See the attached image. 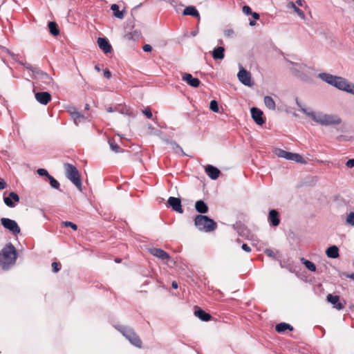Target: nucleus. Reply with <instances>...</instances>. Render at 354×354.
I'll use <instances>...</instances> for the list:
<instances>
[{
  "instance_id": "f257e3e1",
  "label": "nucleus",
  "mask_w": 354,
  "mask_h": 354,
  "mask_svg": "<svg viewBox=\"0 0 354 354\" xmlns=\"http://www.w3.org/2000/svg\"><path fill=\"white\" fill-rule=\"evenodd\" d=\"M17 259L16 248L9 243L0 252V266L4 270H9L13 266Z\"/></svg>"
},
{
  "instance_id": "f03ea898",
  "label": "nucleus",
  "mask_w": 354,
  "mask_h": 354,
  "mask_svg": "<svg viewBox=\"0 0 354 354\" xmlns=\"http://www.w3.org/2000/svg\"><path fill=\"white\" fill-rule=\"evenodd\" d=\"M194 224L199 230L205 232H212L217 227L216 223L213 219L201 214L195 217Z\"/></svg>"
},
{
  "instance_id": "7ed1b4c3",
  "label": "nucleus",
  "mask_w": 354,
  "mask_h": 354,
  "mask_svg": "<svg viewBox=\"0 0 354 354\" xmlns=\"http://www.w3.org/2000/svg\"><path fill=\"white\" fill-rule=\"evenodd\" d=\"M116 329L119 330L133 345L138 348L142 347V341L138 335L135 333L133 328L125 326H115Z\"/></svg>"
},
{
  "instance_id": "20e7f679",
  "label": "nucleus",
  "mask_w": 354,
  "mask_h": 354,
  "mask_svg": "<svg viewBox=\"0 0 354 354\" xmlns=\"http://www.w3.org/2000/svg\"><path fill=\"white\" fill-rule=\"evenodd\" d=\"M66 176L80 190L82 191V181L77 169L70 163H65Z\"/></svg>"
},
{
  "instance_id": "39448f33",
  "label": "nucleus",
  "mask_w": 354,
  "mask_h": 354,
  "mask_svg": "<svg viewBox=\"0 0 354 354\" xmlns=\"http://www.w3.org/2000/svg\"><path fill=\"white\" fill-rule=\"evenodd\" d=\"M33 78L36 80V84L42 89H45L47 86H51L53 84V79L48 74L40 69Z\"/></svg>"
},
{
  "instance_id": "423d86ee",
  "label": "nucleus",
  "mask_w": 354,
  "mask_h": 354,
  "mask_svg": "<svg viewBox=\"0 0 354 354\" xmlns=\"http://www.w3.org/2000/svg\"><path fill=\"white\" fill-rule=\"evenodd\" d=\"M274 153L279 158L293 160L299 163H306V160L299 153L288 152L281 149H276L274 150Z\"/></svg>"
},
{
  "instance_id": "0eeeda50",
  "label": "nucleus",
  "mask_w": 354,
  "mask_h": 354,
  "mask_svg": "<svg viewBox=\"0 0 354 354\" xmlns=\"http://www.w3.org/2000/svg\"><path fill=\"white\" fill-rule=\"evenodd\" d=\"M237 77L245 86H251L253 85L251 73L241 66H240L239 71L237 74Z\"/></svg>"
},
{
  "instance_id": "6e6552de",
  "label": "nucleus",
  "mask_w": 354,
  "mask_h": 354,
  "mask_svg": "<svg viewBox=\"0 0 354 354\" xmlns=\"http://www.w3.org/2000/svg\"><path fill=\"white\" fill-rule=\"evenodd\" d=\"M1 223L6 229L12 232L13 234H17L20 232V228L15 221L7 218H2Z\"/></svg>"
},
{
  "instance_id": "1a4fd4ad",
  "label": "nucleus",
  "mask_w": 354,
  "mask_h": 354,
  "mask_svg": "<svg viewBox=\"0 0 354 354\" xmlns=\"http://www.w3.org/2000/svg\"><path fill=\"white\" fill-rule=\"evenodd\" d=\"M167 204L172 209L178 213L183 214V209L182 208L181 201L179 198L171 196L167 201Z\"/></svg>"
},
{
  "instance_id": "9d476101",
  "label": "nucleus",
  "mask_w": 354,
  "mask_h": 354,
  "mask_svg": "<svg viewBox=\"0 0 354 354\" xmlns=\"http://www.w3.org/2000/svg\"><path fill=\"white\" fill-rule=\"evenodd\" d=\"M251 115L254 121L258 125H262L264 124L265 120L263 118V112L259 109L252 107L250 110Z\"/></svg>"
},
{
  "instance_id": "9b49d317",
  "label": "nucleus",
  "mask_w": 354,
  "mask_h": 354,
  "mask_svg": "<svg viewBox=\"0 0 354 354\" xmlns=\"http://www.w3.org/2000/svg\"><path fill=\"white\" fill-rule=\"evenodd\" d=\"M342 122L341 118L336 115H328L326 114L323 120L322 125H336L339 124Z\"/></svg>"
},
{
  "instance_id": "f8f14e48",
  "label": "nucleus",
  "mask_w": 354,
  "mask_h": 354,
  "mask_svg": "<svg viewBox=\"0 0 354 354\" xmlns=\"http://www.w3.org/2000/svg\"><path fill=\"white\" fill-rule=\"evenodd\" d=\"M3 201L5 204L9 207H15V202L19 201V196L15 192H10L8 196L3 197Z\"/></svg>"
},
{
  "instance_id": "ddd939ff",
  "label": "nucleus",
  "mask_w": 354,
  "mask_h": 354,
  "mask_svg": "<svg viewBox=\"0 0 354 354\" xmlns=\"http://www.w3.org/2000/svg\"><path fill=\"white\" fill-rule=\"evenodd\" d=\"M288 62L292 65V67L290 68L292 74L297 77H301L306 66L304 64L295 63L291 61H288Z\"/></svg>"
},
{
  "instance_id": "4468645a",
  "label": "nucleus",
  "mask_w": 354,
  "mask_h": 354,
  "mask_svg": "<svg viewBox=\"0 0 354 354\" xmlns=\"http://www.w3.org/2000/svg\"><path fill=\"white\" fill-rule=\"evenodd\" d=\"M333 86L338 88L339 90L346 91L347 88L349 86V82L342 77L337 76Z\"/></svg>"
},
{
  "instance_id": "2eb2a0df",
  "label": "nucleus",
  "mask_w": 354,
  "mask_h": 354,
  "mask_svg": "<svg viewBox=\"0 0 354 354\" xmlns=\"http://www.w3.org/2000/svg\"><path fill=\"white\" fill-rule=\"evenodd\" d=\"M36 100L41 104L46 105L51 100L48 92H38L35 93Z\"/></svg>"
},
{
  "instance_id": "dca6fc26",
  "label": "nucleus",
  "mask_w": 354,
  "mask_h": 354,
  "mask_svg": "<svg viewBox=\"0 0 354 354\" xmlns=\"http://www.w3.org/2000/svg\"><path fill=\"white\" fill-rule=\"evenodd\" d=\"M149 252L154 257H156L157 258L162 260L169 259L170 257L169 254L167 252L160 248H151L149 249Z\"/></svg>"
},
{
  "instance_id": "f3484780",
  "label": "nucleus",
  "mask_w": 354,
  "mask_h": 354,
  "mask_svg": "<svg viewBox=\"0 0 354 354\" xmlns=\"http://www.w3.org/2000/svg\"><path fill=\"white\" fill-rule=\"evenodd\" d=\"M327 301L332 304L337 310H342L344 308V304L339 302V297L338 295H333L332 294H328L326 297Z\"/></svg>"
},
{
  "instance_id": "a211bd4d",
  "label": "nucleus",
  "mask_w": 354,
  "mask_h": 354,
  "mask_svg": "<svg viewBox=\"0 0 354 354\" xmlns=\"http://www.w3.org/2000/svg\"><path fill=\"white\" fill-rule=\"evenodd\" d=\"M205 170L207 175L212 180L217 179L221 173L218 169L210 165H207Z\"/></svg>"
},
{
  "instance_id": "6ab92c4d",
  "label": "nucleus",
  "mask_w": 354,
  "mask_h": 354,
  "mask_svg": "<svg viewBox=\"0 0 354 354\" xmlns=\"http://www.w3.org/2000/svg\"><path fill=\"white\" fill-rule=\"evenodd\" d=\"M97 44L100 49H102L104 53H109L112 50L111 44L109 43L108 40L104 37H99L97 39Z\"/></svg>"
},
{
  "instance_id": "aec40b11",
  "label": "nucleus",
  "mask_w": 354,
  "mask_h": 354,
  "mask_svg": "<svg viewBox=\"0 0 354 354\" xmlns=\"http://www.w3.org/2000/svg\"><path fill=\"white\" fill-rule=\"evenodd\" d=\"M183 80L186 82L189 85L193 87H198L200 85V80L194 77L191 74L189 73H185L183 76Z\"/></svg>"
},
{
  "instance_id": "412c9836",
  "label": "nucleus",
  "mask_w": 354,
  "mask_h": 354,
  "mask_svg": "<svg viewBox=\"0 0 354 354\" xmlns=\"http://www.w3.org/2000/svg\"><path fill=\"white\" fill-rule=\"evenodd\" d=\"M318 77L324 82L333 86V84L337 77V76L333 75L326 73H322L318 75Z\"/></svg>"
},
{
  "instance_id": "4be33fe9",
  "label": "nucleus",
  "mask_w": 354,
  "mask_h": 354,
  "mask_svg": "<svg viewBox=\"0 0 354 354\" xmlns=\"http://www.w3.org/2000/svg\"><path fill=\"white\" fill-rule=\"evenodd\" d=\"M196 317H198L201 320L204 322L209 321L212 318L210 314L206 313L205 310L200 308H197L194 311Z\"/></svg>"
},
{
  "instance_id": "5701e85b",
  "label": "nucleus",
  "mask_w": 354,
  "mask_h": 354,
  "mask_svg": "<svg viewBox=\"0 0 354 354\" xmlns=\"http://www.w3.org/2000/svg\"><path fill=\"white\" fill-rule=\"evenodd\" d=\"M268 218L273 226L276 227L279 225L280 220L279 218V213L277 210L271 209L269 212Z\"/></svg>"
},
{
  "instance_id": "b1692460",
  "label": "nucleus",
  "mask_w": 354,
  "mask_h": 354,
  "mask_svg": "<svg viewBox=\"0 0 354 354\" xmlns=\"http://www.w3.org/2000/svg\"><path fill=\"white\" fill-rule=\"evenodd\" d=\"M184 15H189L198 18L200 20V15L196 8L193 6L186 7L183 10Z\"/></svg>"
},
{
  "instance_id": "393cba45",
  "label": "nucleus",
  "mask_w": 354,
  "mask_h": 354,
  "mask_svg": "<svg viewBox=\"0 0 354 354\" xmlns=\"http://www.w3.org/2000/svg\"><path fill=\"white\" fill-rule=\"evenodd\" d=\"M196 210L201 214H205L208 212V206L202 200L197 201L195 203Z\"/></svg>"
},
{
  "instance_id": "a878e982",
  "label": "nucleus",
  "mask_w": 354,
  "mask_h": 354,
  "mask_svg": "<svg viewBox=\"0 0 354 354\" xmlns=\"http://www.w3.org/2000/svg\"><path fill=\"white\" fill-rule=\"evenodd\" d=\"M326 254L328 257L336 259L339 257V248L336 245H332L327 248Z\"/></svg>"
},
{
  "instance_id": "bb28decb",
  "label": "nucleus",
  "mask_w": 354,
  "mask_h": 354,
  "mask_svg": "<svg viewBox=\"0 0 354 354\" xmlns=\"http://www.w3.org/2000/svg\"><path fill=\"white\" fill-rule=\"evenodd\" d=\"M225 48L223 46H218L212 51V57L214 59H222L225 57Z\"/></svg>"
},
{
  "instance_id": "cd10ccee",
  "label": "nucleus",
  "mask_w": 354,
  "mask_h": 354,
  "mask_svg": "<svg viewBox=\"0 0 354 354\" xmlns=\"http://www.w3.org/2000/svg\"><path fill=\"white\" fill-rule=\"evenodd\" d=\"M286 7L287 8H289V9H293V10L295 11V12H296L297 14V15L302 19H306V16L304 13V12L300 10L298 7H297V6L295 5V3L292 1H288L287 5H286Z\"/></svg>"
},
{
  "instance_id": "c85d7f7f",
  "label": "nucleus",
  "mask_w": 354,
  "mask_h": 354,
  "mask_svg": "<svg viewBox=\"0 0 354 354\" xmlns=\"http://www.w3.org/2000/svg\"><path fill=\"white\" fill-rule=\"evenodd\" d=\"M275 329L279 333H283L286 330H293V327L289 324L281 322L276 325Z\"/></svg>"
},
{
  "instance_id": "c756f323",
  "label": "nucleus",
  "mask_w": 354,
  "mask_h": 354,
  "mask_svg": "<svg viewBox=\"0 0 354 354\" xmlns=\"http://www.w3.org/2000/svg\"><path fill=\"white\" fill-rule=\"evenodd\" d=\"M71 115L76 125H78L79 123L82 122L86 119L84 115L76 111H71Z\"/></svg>"
},
{
  "instance_id": "7c9ffc66",
  "label": "nucleus",
  "mask_w": 354,
  "mask_h": 354,
  "mask_svg": "<svg viewBox=\"0 0 354 354\" xmlns=\"http://www.w3.org/2000/svg\"><path fill=\"white\" fill-rule=\"evenodd\" d=\"M263 101H264V104H265L266 106L268 109H269L270 110H272V111L275 110L276 104L272 97L268 96V95L265 96Z\"/></svg>"
},
{
  "instance_id": "2f4dec72",
  "label": "nucleus",
  "mask_w": 354,
  "mask_h": 354,
  "mask_svg": "<svg viewBox=\"0 0 354 354\" xmlns=\"http://www.w3.org/2000/svg\"><path fill=\"white\" fill-rule=\"evenodd\" d=\"M48 28L51 35L57 36L59 34V30L57 27V24L55 21H50L48 23Z\"/></svg>"
},
{
  "instance_id": "473e14b6",
  "label": "nucleus",
  "mask_w": 354,
  "mask_h": 354,
  "mask_svg": "<svg viewBox=\"0 0 354 354\" xmlns=\"http://www.w3.org/2000/svg\"><path fill=\"white\" fill-rule=\"evenodd\" d=\"M301 262L306 266L307 269H308L311 272H315L316 271V266L315 263L311 262L309 260H307L304 258H301L300 259Z\"/></svg>"
},
{
  "instance_id": "72a5a7b5",
  "label": "nucleus",
  "mask_w": 354,
  "mask_h": 354,
  "mask_svg": "<svg viewBox=\"0 0 354 354\" xmlns=\"http://www.w3.org/2000/svg\"><path fill=\"white\" fill-rule=\"evenodd\" d=\"M111 10L113 12V15L118 19L124 18L123 11H120L119 6L117 4H113L111 6Z\"/></svg>"
},
{
  "instance_id": "f704fd0d",
  "label": "nucleus",
  "mask_w": 354,
  "mask_h": 354,
  "mask_svg": "<svg viewBox=\"0 0 354 354\" xmlns=\"http://www.w3.org/2000/svg\"><path fill=\"white\" fill-rule=\"evenodd\" d=\"M169 143L171 146V148L174 149V151L176 153L182 155V156H187V154L183 151L181 147L179 146L176 142L171 141Z\"/></svg>"
},
{
  "instance_id": "c9c22d12",
  "label": "nucleus",
  "mask_w": 354,
  "mask_h": 354,
  "mask_svg": "<svg viewBox=\"0 0 354 354\" xmlns=\"http://www.w3.org/2000/svg\"><path fill=\"white\" fill-rule=\"evenodd\" d=\"M325 115V113H323L322 112H315L314 114L313 115L312 120H314L315 122L322 125Z\"/></svg>"
},
{
  "instance_id": "e433bc0d",
  "label": "nucleus",
  "mask_w": 354,
  "mask_h": 354,
  "mask_svg": "<svg viewBox=\"0 0 354 354\" xmlns=\"http://www.w3.org/2000/svg\"><path fill=\"white\" fill-rule=\"evenodd\" d=\"M296 104L299 107L301 111H302L304 113H305L306 115L309 116L310 118H313V115L315 113L314 111L303 106L297 98L296 99Z\"/></svg>"
},
{
  "instance_id": "4c0bfd02",
  "label": "nucleus",
  "mask_w": 354,
  "mask_h": 354,
  "mask_svg": "<svg viewBox=\"0 0 354 354\" xmlns=\"http://www.w3.org/2000/svg\"><path fill=\"white\" fill-rule=\"evenodd\" d=\"M48 179L49 180V183H50V186L53 188L56 189H59V187H60L59 183L56 179H55L52 176H49Z\"/></svg>"
},
{
  "instance_id": "58836bf2",
  "label": "nucleus",
  "mask_w": 354,
  "mask_h": 354,
  "mask_svg": "<svg viewBox=\"0 0 354 354\" xmlns=\"http://www.w3.org/2000/svg\"><path fill=\"white\" fill-rule=\"evenodd\" d=\"M22 65H24L28 70L30 71L32 73V77L37 74V73L39 71V68L38 67H35L32 66L30 64L27 63H22Z\"/></svg>"
},
{
  "instance_id": "ea45409f",
  "label": "nucleus",
  "mask_w": 354,
  "mask_h": 354,
  "mask_svg": "<svg viewBox=\"0 0 354 354\" xmlns=\"http://www.w3.org/2000/svg\"><path fill=\"white\" fill-rule=\"evenodd\" d=\"M109 144L110 145V148L111 149V150L113 151H114L115 153H119V152L122 151L120 147L115 143V142L114 140H109Z\"/></svg>"
},
{
  "instance_id": "a19ab883",
  "label": "nucleus",
  "mask_w": 354,
  "mask_h": 354,
  "mask_svg": "<svg viewBox=\"0 0 354 354\" xmlns=\"http://www.w3.org/2000/svg\"><path fill=\"white\" fill-rule=\"evenodd\" d=\"M209 109L213 112L218 113L219 111L218 102L214 100H212L209 104Z\"/></svg>"
},
{
  "instance_id": "79ce46f5",
  "label": "nucleus",
  "mask_w": 354,
  "mask_h": 354,
  "mask_svg": "<svg viewBox=\"0 0 354 354\" xmlns=\"http://www.w3.org/2000/svg\"><path fill=\"white\" fill-rule=\"evenodd\" d=\"M346 222L347 224L351 226H354V212H351L348 214L346 219Z\"/></svg>"
},
{
  "instance_id": "37998d69",
  "label": "nucleus",
  "mask_w": 354,
  "mask_h": 354,
  "mask_svg": "<svg viewBox=\"0 0 354 354\" xmlns=\"http://www.w3.org/2000/svg\"><path fill=\"white\" fill-rule=\"evenodd\" d=\"M62 225L65 227H71L73 230H77V226L76 224L71 222V221H64V222H62Z\"/></svg>"
},
{
  "instance_id": "c03bdc74",
  "label": "nucleus",
  "mask_w": 354,
  "mask_h": 354,
  "mask_svg": "<svg viewBox=\"0 0 354 354\" xmlns=\"http://www.w3.org/2000/svg\"><path fill=\"white\" fill-rule=\"evenodd\" d=\"M37 174L41 176H46L47 178L50 176L46 169H38L37 171Z\"/></svg>"
},
{
  "instance_id": "a18cd8bd",
  "label": "nucleus",
  "mask_w": 354,
  "mask_h": 354,
  "mask_svg": "<svg viewBox=\"0 0 354 354\" xmlns=\"http://www.w3.org/2000/svg\"><path fill=\"white\" fill-rule=\"evenodd\" d=\"M142 113L147 118L150 119L152 118V113L149 107L143 110Z\"/></svg>"
},
{
  "instance_id": "49530a36",
  "label": "nucleus",
  "mask_w": 354,
  "mask_h": 354,
  "mask_svg": "<svg viewBox=\"0 0 354 354\" xmlns=\"http://www.w3.org/2000/svg\"><path fill=\"white\" fill-rule=\"evenodd\" d=\"M52 268L54 272H57L60 270V265L57 262H53Z\"/></svg>"
},
{
  "instance_id": "de8ad7c7",
  "label": "nucleus",
  "mask_w": 354,
  "mask_h": 354,
  "mask_svg": "<svg viewBox=\"0 0 354 354\" xmlns=\"http://www.w3.org/2000/svg\"><path fill=\"white\" fill-rule=\"evenodd\" d=\"M243 12L247 15H249L250 14H252V10L251 8L248 6H244L243 7Z\"/></svg>"
},
{
  "instance_id": "09e8293b",
  "label": "nucleus",
  "mask_w": 354,
  "mask_h": 354,
  "mask_svg": "<svg viewBox=\"0 0 354 354\" xmlns=\"http://www.w3.org/2000/svg\"><path fill=\"white\" fill-rule=\"evenodd\" d=\"M224 35L227 37H231L234 35V30L232 29L225 30Z\"/></svg>"
},
{
  "instance_id": "8fccbe9b",
  "label": "nucleus",
  "mask_w": 354,
  "mask_h": 354,
  "mask_svg": "<svg viewBox=\"0 0 354 354\" xmlns=\"http://www.w3.org/2000/svg\"><path fill=\"white\" fill-rule=\"evenodd\" d=\"M265 253L268 256V257H275V254H274V252L271 249H266L265 250Z\"/></svg>"
},
{
  "instance_id": "3c124183",
  "label": "nucleus",
  "mask_w": 354,
  "mask_h": 354,
  "mask_svg": "<svg viewBox=\"0 0 354 354\" xmlns=\"http://www.w3.org/2000/svg\"><path fill=\"white\" fill-rule=\"evenodd\" d=\"M104 77L110 79L111 77V73L109 69H104L103 71Z\"/></svg>"
},
{
  "instance_id": "603ef678",
  "label": "nucleus",
  "mask_w": 354,
  "mask_h": 354,
  "mask_svg": "<svg viewBox=\"0 0 354 354\" xmlns=\"http://www.w3.org/2000/svg\"><path fill=\"white\" fill-rule=\"evenodd\" d=\"M346 92L354 95V84L349 82V86L347 88V91Z\"/></svg>"
},
{
  "instance_id": "864d4df0",
  "label": "nucleus",
  "mask_w": 354,
  "mask_h": 354,
  "mask_svg": "<svg viewBox=\"0 0 354 354\" xmlns=\"http://www.w3.org/2000/svg\"><path fill=\"white\" fill-rule=\"evenodd\" d=\"M142 49L145 52H151L152 50V47L149 44H145Z\"/></svg>"
},
{
  "instance_id": "5fc2aeb1",
  "label": "nucleus",
  "mask_w": 354,
  "mask_h": 354,
  "mask_svg": "<svg viewBox=\"0 0 354 354\" xmlns=\"http://www.w3.org/2000/svg\"><path fill=\"white\" fill-rule=\"evenodd\" d=\"M346 165L349 167L352 168L354 167V159H349L346 162Z\"/></svg>"
},
{
  "instance_id": "6e6d98bb",
  "label": "nucleus",
  "mask_w": 354,
  "mask_h": 354,
  "mask_svg": "<svg viewBox=\"0 0 354 354\" xmlns=\"http://www.w3.org/2000/svg\"><path fill=\"white\" fill-rule=\"evenodd\" d=\"M241 248L246 252H251V248L246 243H243L241 246Z\"/></svg>"
},
{
  "instance_id": "4d7b16f0",
  "label": "nucleus",
  "mask_w": 354,
  "mask_h": 354,
  "mask_svg": "<svg viewBox=\"0 0 354 354\" xmlns=\"http://www.w3.org/2000/svg\"><path fill=\"white\" fill-rule=\"evenodd\" d=\"M6 187V183L5 181H0V190L3 189Z\"/></svg>"
},
{
  "instance_id": "13d9d810",
  "label": "nucleus",
  "mask_w": 354,
  "mask_h": 354,
  "mask_svg": "<svg viewBox=\"0 0 354 354\" xmlns=\"http://www.w3.org/2000/svg\"><path fill=\"white\" fill-rule=\"evenodd\" d=\"M252 16L254 19H259V15L257 12H252Z\"/></svg>"
},
{
  "instance_id": "bf43d9fd",
  "label": "nucleus",
  "mask_w": 354,
  "mask_h": 354,
  "mask_svg": "<svg viewBox=\"0 0 354 354\" xmlns=\"http://www.w3.org/2000/svg\"><path fill=\"white\" fill-rule=\"evenodd\" d=\"M304 3H305V1L304 0H297L295 3V5L297 4L299 6H302Z\"/></svg>"
},
{
  "instance_id": "052dcab7",
  "label": "nucleus",
  "mask_w": 354,
  "mask_h": 354,
  "mask_svg": "<svg viewBox=\"0 0 354 354\" xmlns=\"http://www.w3.org/2000/svg\"><path fill=\"white\" fill-rule=\"evenodd\" d=\"M171 286L173 288L176 289L178 288V283L176 281H172Z\"/></svg>"
},
{
  "instance_id": "680f3d73",
  "label": "nucleus",
  "mask_w": 354,
  "mask_h": 354,
  "mask_svg": "<svg viewBox=\"0 0 354 354\" xmlns=\"http://www.w3.org/2000/svg\"><path fill=\"white\" fill-rule=\"evenodd\" d=\"M198 30H194V31H192V32H191V35H192V36L195 37V36L198 34Z\"/></svg>"
},
{
  "instance_id": "e2e57ef3",
  "label": "nucleus",
  "mask_w": 354,
  "mask_h": 354,
  "mask_svg": "<svg viewBox=\"0 0 354 354\" xmlns=\"http://www.w3.org/2000/svg\"><path fill=\"white\" fill-rule=\"evenodd\" d=\"M249 24H250V26H254L256 24V21H250Z\"/></svg>"
},
{
  "instance_id": "0e129e2a",
  "label": "nucleus",
  "mask_w": 354,
  "mask_h": 354,
  "mask_svg": "<svg viewBox=\"0 0 354 354\" xmlns=\"http://www.w3.org/2000/svg\"><path fill=\"white\" fill-rule=\"evenodd\" d=\"M95 69L97 71V72H100V68L98 65H95Z\"/></svg>"
},
{
  "instance_id": "69168bd1",
  "label": "nucleus",
  "mask_w": 354,
  "mask_h": 354,
  "mask_svg": "<svg viewBox=\"0 0 354 354\" xmlns=\"http://www.w3.org/2000/svg\"><path fill=\"white\" fill-rule=\"evenodd\" d=\"M113 108L109 107V109H107V112L111 113V112H113Z\"/></svg>"
},
{
  "instance_id": "338daca9",
  "label": "nucleus",
  "mask_w": 354,
  "mask_h": 354,
  "mask_svg": "<svg viewBox=\"0 0 354 354\" xmlns=\"http://www.w3.org/2000/svg\"><path fill=\"white\" fill-rule=\"evenodd\" d=\"M349 277L354 280V273H353L351 275H349Z\"/></svg>"
},
{
  "instance_id": "774afa93",
  "label": "nucleus",
  "mask_w": 354,
  "mask_h": 354,
  "mask_svg": "<svg viewBox=\"0 0 354 354\" xmlns=\"http://www.w3.org/2000/svg\"><path fill=\"white\" fill-rule=\"evenodd\" d=\"M85 109L88 110L89 109V104H86L85 105Z\"/></svg>"
}]
</instances>
